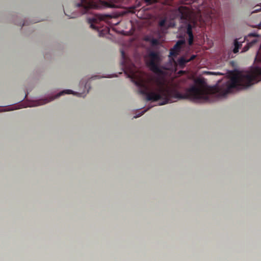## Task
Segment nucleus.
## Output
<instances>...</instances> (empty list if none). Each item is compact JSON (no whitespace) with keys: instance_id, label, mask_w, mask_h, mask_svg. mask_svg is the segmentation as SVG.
Returning <instances> with one entry per match:
<instances>
[{"instance_id":"obj_1","label":"nucleus","mask_w":261,"mask_h":261,"mask_svg":"<svg viewBox=\"0 0 261 261\" xmlns=\"http://www.w3.org/2000/svg\"><path fill=\"white\" fill-rule=\"evenodd\" d=\"M230 79L225 83L223 89H213L205 85L201 81H196L186 90L184 94L175 89L164 87V82L157 78L155 82L158 86L155 91L152 90L148 82L135 73L131 72L128 77L138 88L139 93L146 96L148 101H156L162 100L159 105L176 101L177 99H190L198 102H212L224 98L234 91L245 88V74L238 70L229 72Z\"/></svg>"},{"instance_id":"obj_2","label":"nucleus","mask_w":261,"mask_h":261,"mask_svg":"<svg viewBox=\"0 0 261 261\" xmlns=\"http://www.w3.org/2000/svg\"><path fill=\"white\" fill-rule=\"evenodd\" d=\"M255 65L246 70V89L261 81V43L254 60Z\"/></svg>"},{"instance_id":"obj_3","label":"nucleus","mask_w":261,"mask_h":261,"mask_svg":"<svg viewBox=\"0 0 261 261\" xmlns=\"http://www.w3.org/2000/svg\"><path fill=\"white\" fill-rule=\"evenodd\" d=\"M178 11L180 15L181 19L190 22L187 25L186 33L189 37L188 43L190 45H192L194 40L192 29L195 27L196 21L193 19L192 12L188 7L180 6L178 8Z\"/></svg>"},{"instance_id":"obj_4","label":"nucleus","mask_w":261,"mask_h":261,"mask_svg":"<svg viewBox=\"0 0 261 261\" xmlns=\"http://www.w3.org/2000/svg\"><path fill=\"white\" fill-rule=\"evenodd\" d=\"M76 4V7L80 10V15L88 12L90 9H100L106 7V3L98 0H79Z\"/></svg>"},{"instance_id":"obj_5","label":"nucleus","mask_w":261,"mask_h":261,"mask_svg":"<svg viewBox=\"0 0 261 261\" xmlns=\"http://www.w3.org/2000/svg\"><path fill=\"white\" fill-rule=\"evenodd\" d=\"M148 58L147 64L150 70L156 74L163 75L164 72L160 66L162 61L160 53L157 51H150L148 54Z\"/></svg>"},{"instance_id":"obj_6","label":"nucleus","mask_w":261,"mask_h":261,"mask_svg":"<svg viewBox=\"0 0 261 261\" xmlns=\"http://www.w3.org/2000/svg\"><path fill=\"white\" fill-rule=\"evenodd\" d=\"M64 94H72L73 95H76L78 97H84L86 95V94H85V93L75 92L71 90H63L62 92H60L59 94H58L56 96V97L54 98L51 97V98H49V99L45 98V99H40L38 101H36L34 102V104L32 106H37L45 104V103L53 100L55 98H57Z\"/></svg>"},{"instance_id":"obj_7","label":"nucleus","mask_w":261,"mask_h":261,"mask_svg":"<svg viewBox=\"0 0 261 261\" xmlns=\"http://www.w3.org/2000/svg\"><path fill=\"white\" fill-rule=\"evenodd\" d=\"M261 40V36L256 33H249L246 36V51L250 48L257 44Z\"/></svg>"},{"instance_id":"obj_8","label":"nucleus","mask_w":261,"mask_h":261,"mask_svg":"<svg viewBox=\"0 0 261 261\" xmlns=\"http://www.w3.org/2000/svg\"><path fill=\"white\" fill-rule=\"evenodd\" d=\"M185 43L186 41L184 39L178 40L173 47L170 49L169 57H176Z\"/></svg>"},{"instance_id":"obj_9","label":"nucleus","mask_w":261,"mask_h":261,"mask_svg":"<svg viewBox=\"0 0 261 261\" xmlns=\"http://www.w3.org/2000/svg\"><path fill=\"white\" fill-rule=\"evenodd\" d=\"M89 23L90 24V27L95 30L99 32V36H103L105 34L109 33L110 29L108 28H106L104 29L99 30L98 27L95 25L93 23L97 24L98 23V19L93 18L92 19H89L88 20Z\"/></svg>"},{"instance_id":"obj_10","label":"nucleus","mask_w":261,"mask_h":261,"mask_svg":"<svg viewBox=\"0 0 261 261\" xmlns=\"http://www.w3.org/2000/svg\"><path fill=\"white\" fill-rule=\"evenodd\" d=\"M234 48L233 49V53L234 54L239 51V49L242 46V42H239L238 39H236L233 42Z\"/></svg>"},{"instance_id":"obj_11","label":"nucleus","mask_w":261,"mask_h":261,"mask_svg":"<svg viewBox=\"0 0 261 261\" xmlns=\"http://www.w3.org/2000/svg\"><path fill=\"white\" fill-rule=\"evenodd\" d=\"M177 62L179 66L181 67H184L185 65L189 62V61L184 57H181L178 59Z\"/></svg>"},{"instance_id":"obj_12","label":"nucleus","mask_w":261,"mask_h":261,"mask_svg":"<svg viewBox=\"0 0 261 261\" xmlns=\"http://www.w3.org/2000/svg\"><path fill=\"white\" fill-rule=\"evenodd\" d=\"M64 13L69 18H74L77 16V15L75 13L73 12V13H70L69 12H68V11L67 9L64 10Z\"/></svg>"},{"instance_id":"obj_13","label":"nucleus","mask_w":261,"mask_h":261,"mask_svg":"<svg viewBox=\"0 0 261 261\" xmlns=\"http://www.w3.org/2000/svg\"><path fill=\"white\" fill-rule=\"evenodd\" d=\"M166 19H163L160 21L159 25L161 27H166Z\"/></svg>"},{"instance_id":"obj_14","label":"nucleus","mask_w":261,"mask_h":261,"mask_svg":"<svg viewBox=\"0 0 261 261\" xmlns=\"http://www.w3.org/2000/svg\"><path fill=\"white\" fill-rule=\"evenodd\" d=\"M151 43L153 45H157L159 44V41L156 39H152L151 41Z\"/></svg>"},{"instance_id":"obj_15","label":"nucleus","mask_w":261,"mask_h":261,"mask_svg":"<svg viewBox=\"0 0 261 261\" xmlns=\"http://www.w3.org/2000/svg\"><path fill=\"white\" fill-rule=\"evenodd\" d=\"M145 3H147L148 5H150L156 2V0H144Z\"/></svg>"},{"instance_id":"obj_16","label":"nucleus","mask_w":261,"mask_h":261,"mask_svg":"<svg viewBox=\"0 0 261 261\" xmlns=\"http://www.w3.org/2000/svg\"><path fill=\"white\" fill-rule=\"evenodd\" d=\"M147 110H145L144 111H143L141 113H139V114L137 115L136 116H134V118H138L139 117H140L142 116Z\"/></svg>"},{"instance_id":"obj_17","label":"nucleus","mask_w":261,"mask_h":261,"mask_svg":"<svg viewBox=\"0 0 261 261\" xmlns=\"http://www.w3.org/2000/svg\"><path fill=\"white\" fill-rule=\"evenodd\" d=\"M106 15H100L98 16V19L100 20H103L105 19Z\"/></svg>"},{"instance_id":"obj_18","label":"nucleus","mask_w":261,"mask_h":261,"mask_svg":"<svg viewBox=\"0 0 261 261\" xmlns=\"http://www.w3.org/2000/svg\"><path fill=\"white\" fill-rule=\"evenodd\" d=\"M196 57V55H193L191 56V57L188 59V60L189 61V62L194 60Z\"/></svg>"},{"instance_id":"obj_19","label":"nucleus","mask_w":261,"mask_h":261,"mask_svg":"<svg viewBox=\"0 0 261 261\" xmlns=\"http://www.w3.org/2000/svg\"><path fill=\"white\" fill-rule=\"evenodd\" d=\"M121 54L122 58H123V59L124 60L125 59V55L124 51L123 50H121Z\"/></svg>"},{"instance_id":"obj_20","label":"nucleus","mask_w":261,"mask_h":261,"mask_svg":"<svg viewBox=\"0 0 261 261\" xmlns=\"http://www.w3.org/2000/svg\"><path fill=\"white\" fill-rule=\"evenodd\" d=\"M261 10V8H260L259 9H255L254 10H253V11H252V12H256V11H259V10Z\"/></svg>"},{"instance_id":"obj_21","label":"nucleus","mask_w":261,"mask_h":261,"mask_svg":"<svg viewBox=\"0 0 261 261\" xmlns=\"http://www.w3.org/2000/svg\"><path fill=\"white\" fill-rule=\"evenodd\" d=\"M12 107L13 108V109H11L10 110H15V109H18V108H16V106H12Z\"/></svg>"}]
</instances>
